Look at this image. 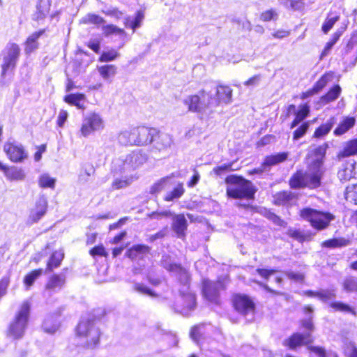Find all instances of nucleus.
Instances as JSON below:
<instances>
[{
	"label": "nucleus",
	"mask_w": 357,
	"mask_h": 357,
	"mask_svg": "<svg viewBox=\"0 0 357 357\" xmlns=\"http://www.w3.org/2000/svg\"><path fill=\"white\" fill-rule=\"evenodd\" d=\"M233 304L236 311L243 315L253 314L255 312V303L253 301L246 295L237 294L234 296Z\"/></svg>",
	"instance_id": "2eb2a0df"
},
{
	"label": "nucleus",
	"mask_w": 357,
	"mask_h": 357,
	"mask_svg": "<svg viewBox=\"0 0 357 357\" xmlns=\"http://www.w3.org/2000/svg\"><path fill=\"white\" fill-rule=\"evenodd\" d=\"M355 162L353 161L347 162L342 165L338 171L337 176L341 182H347L351 178H354L356 175Z\"/></svg>",
	"instance_id": "4be33fe9"
},
{
	"label": "nucleus",
	"mask_w": 357,
	"mask_h": 357,
	"mask_svg": "<svg viewBox=\"0 0 357 357\" xmlns=\"http://www.w3.org/2000/svg\"><path fill=\"white\" fill-rule=\"evenodd\" d=\"M48 206L47 199L41 195L36 199L35 205L30 209L26 224L31 225L38 222L46 214Z\"/></svg>",
	"instance_id": "ddd939ff"
},
{
	"label": "nucleus",
	"mask_w": 357,
	"mask_h": 357,
	"mask_svg": "<svg viewBox=\"0 0 357 357\" xmlns=\"http://www.w3.org/2000/svg\"><path fill=\"white\" fill-rule=\"evenodd\" d=\"M45 33V30L42 29L31 34L24 43V52L26 54H29L38 47V39Z\"/></svg>",
	"instance_id": "b1692460"
},
{
	"label": "nucleus",
	"mask_w": 357,
	"mask_h": 357,
	"mask_svg": "<svg viewBox=\"0 0 357 357\" xmlns=\"http://www.w3.org/2000/svg\"><path fill=\"white\" fill-rule=\"evenodd\" d=\"M278 17L277 11L274 9H269L264 11L260 15V20L263 22L276 20Z\"/></svg>",
	"instance_id": "5fc2aeb1"
},
{
	"label": "nucleus",
	"mask_w": 357,
	"mask_h": 357,
	"mask_svg": "<svg viewBox=\"0 0 357 357\" xmlns=\"http://www.w3.org/2000/svg\"><path fill=\"white\" fill-rule=\"evenodd\" d=\"M338 20V16H335L326 19V20L322 25V31H324V33H327L333 28V25Z\"/></svg>",
	"instance_id": "bf43d9fd"
},
{
	"label": "nucleus",
	"mask_w": 357,
	"mask_h": 357,
	"mask_svg": "<svg viewBox=\"0 0 357 357\" xmlns=\"http://www.w3.org/2000/svg\"><path fill=\"white\" fill-rule=\"evenodd\" d=\"M287 157L288 153L286 152L279 153L275 155L267 156L263 162V166L266 167L278 165L286 160Z\"/></svg>",
	"instance_id": "72a5a7b5"
},
{
	"label": "nucleus",
	"mask_w": 357,
	"mask_h": 357,
	"mask_svg": "<svg viewBox=\"0 0 357 357\" xmlns=\"http://www.w3.org/2000/svg\"><path fill=\"white\" fill-rule=\"evenodd\" d=\"M309 350L317 357H338L337 353L333 351L326 352L323 347L310 346Z\"/></svg>",
	"instance_id": "49530a36"
},
{
	"label": "nucleus",
	"mask_w": 357,
	"mask_h": 357,
	"mask_svg": "<svg viewBox=\"0 0 357 357\" xmlns=\"http://www.w3.org/2000/svg\"><path fill=\"white\" fill-rule=\"evenodd\" d=\"M313 340L310 333L305 334L294 333L289 338L284 341V344L291 349H294L297 347L308 344L312 342Z\"/></svg>",
	"instance_id": "a211bd4d"
},
{
	"label": "nucleus",
	"mask_w": 357,
	"mask_h": 357,
	"mask_svg": "<svg viewBox=\"0 0 357 357\" xmlns=\"http://www.w3.org/2000/svg\"><path fill=\"white\" fill-rule=\"evenodd\" d=\"M349 240L344 238H339L326 240L322 243V245L329 248H335L347 246L349 245Z\"/></svg>",
	"instance_id": "c9c22d12"
},
{
	"label": "nucleus",
	"mask_w": 357,
	"mask_h": 357,
	"mask_svg": "<svg viewBox=\"0 0 357 357\" xmlns=\"http://www.w3.org/2000/svg\"><path fill=\"white\" fill-rule=\"evenodd\" d=\"M278 2L280 5L283 6L287 8H290L292 10L298 9V1L294 0H278Z\"/></svg>",
	"instance_id": "0e129e2a"
},
{
	"label": "nucleus",
	"mask_w": 357,
	"mask_h": 357,
	"mask_svg": "<svg viewBox=\"0 0 357 357\" xmlns=\"http://www.w3.org/2000/svg\"><path fill=\"white\" fill-rule=\"evenodd\" d=\"M147 160V155L142 151H135L128 154L123 160H117L116 164L121 167L123 172H128L138 168Z\"/></svg>",
	"instance_id": "9b49d317"
},
{
	"label": "nucleus",
	"mask_w": 357,
	"mask_h": 357,
	"mask_svg": "<svg viewBox=\"0 0 357 357\" xmlns=\"http://www.w3.org/2000/svg\"><path fill=\"white\" fill-rule=\"evenodd\" d=\"M202 326H194L190 331V337L195 341L198 342L201 335Z\"/></svg>",
	"instance_id": "774afa93"
},
{
	"label": "nucleus",
	"mask_w": 357,
	"mask_h": 357,
	"mask_svg": "<svg viewBox=\"0 0 357 357\" xmlns=\"http://www.w3.org/2000/svg\"><path fill=\"white\" fill-rule=\"evenodd\" d=\"M105 123L101 115L95 112H91L84 115L80 128L81 135L86 137L95 132L103 130Z\"/></svg>",
	"instance_id": "1a4fd4ad"
},
{
	"label": "nucleus",
	"mask_w": 357,
	"mask_h": 357,
	"mask_svg": "<svg viewBox=\"0 0 357 357\" xmlns=\"http://www.w3.org/2000/svg\"><path fill=\"white\" fill-rule=\"evenodd\" d=\"M356 119L354 117L346 116L338 124L337 127L334 130L333 134L335 136H341L346 133L349 130L355 125Z\"/></svg>",
	"instance_id": "bb28decb"
},
{
	"label": "nucleus",
	"mask_w": 357,
	"mask_h": 357,
	"mask_svg": "<svg viewBox=\"0 0 357 357\" xmlns=\"http://www.w3.org/2000/svg\"><path fill=\"white\" fill-rule=\"evenodd\" d=\"M137 146H144L151 144L153 142V139L158 130L155 128H147V127H137Z\"/></svg>",
	"instance_id": "6ab92c4d"
},
{
	"label": "nucleus",
	"mask_w": 357,
	"mask_h": 357,
	"mask_svg": "<svg viewBox=\"0 0 357 357\" xmlns=\"http://www.w3.org/2000/svg\"><path fill=\"white\" fill-rule=\"evenodd\" d=\"M51 6V0H38L37 11L35 14L36 19L39 20L48 15Z\"/></svg>",
	"instance_id": "473e14b6"
},
{
	"label": "nucleus",
	"mask_w": 357,
	"mask_h": 357,
	"mask_svg": "<svg viewBox=\"0 0 357 357\" xmlns=\"http://www.w3.org/2000/svg\"><path fill=\"white\" fill-rule=\"evenodd\" d=\"M341 88L340 86L336 85L333 87L326 95L321 98V102L327 104L331 101L336 100L340 96Z\"/></svg>",
	"instance_id": "4c0bfd02"
},
{
	"label": "nucleus",
	"mask_w": 357,
	"mask_h": 357,
	"mask_svg": "<svg viewBox=\"0 0 357 357\" xmlns=\"http://www.w3.org/2000/svg\"><path fill=\"white\" fill-rule=\"evenodd\" d=\"M161 264L166 270L178 278L181 286L179 289V296L175 303V310L184 316L190 315L196 307V299L195 294L190 290L188 272L180 264L174 263L168 255L162 256Z\"/></svg>",
	"instance_id": "f257e3e1"
},
{
	"label": "nucleus",
	"mask_w": 357,
	"mask_h": 357,
	"mask_svg": "<svg viewBox=\"0 0 357 357\" xmlns=\"http://www.w3.org/2000/svg\"><path fill=\"white\" fill-rule=\"evenodd\" d=\"M20 46L13 43H8L3 51V63L1 64V76L15 69L20 55Z\"/></svg>",
	"instance_id": "9d476101"
},
{
	"label": "nucleus",
	"mask_w": 357,
	"mask_h": 357,
	"mask_svg": "<svg viewBox=\"0 0 357 357\" xmlns=\"http://www.w3.org/2000/svg\"><path fill=\"white\" fill-rule=\"evenodd\" d=\"M133 289L143 295L150 296L151 297L155 296L154 291L142 283L135 282L133 284Z\"/></svg>",
	"instance_id": "3c124183"
},
{
	"label": "nucleus",
	"mask_w": 357,
	"mask_h": 357,
	"mask_svg": "<svg viewBox=\"0 0 357 357\" xmlns=\"http://www.w3.org/2000/svg\"><path fill=\"white\" fill-rule=\"evenodd\" d=\"M0 171L9 181H22L26 178L24 170L17 166H8L0 161Z\"/></svg>",
	"instance_id": "dca6fc26"
},
{
	"label": "nucleus",
	"mask_w": 357,
	"mask_h": 357,
	"mask_svg": "<svg viewBox=\"0 0 357 357\" xmlns=\"http://www.w3.org/2000/svg\"><path fill=\"white\" fill-rule=\"evenodd\" d=\"M310 112V107L307 104H303L299 106V109L296 113L298 119L303 120L305 119Z\"/></svg>",
	"instance_id": "052dcab7"
},
{
	"label": "nucleus",
	"mask_w": 357,
	"mask_h": 357,
	"mask_svg": "<svg viewBox=\"0 0 357 357\" xmlns=\"http://www.w3.org/2000/svg\"><path fill=\"white\" fill-rule=\"evenodd\" d=\"M137 128L125 130L119 133L118 140L123 145H137Z\"/></svg>",
	"instance_id": "412c9836"
},
{
	"label": "nucleus",
	"mask_w": 357,
	"mask_h": 357,
	"mask_svg": "<svg viewBox=\"0 0 357 357\" xmlns=\"http://www.w3.org/2000/svg\"><path fill=\"white\" fill-rule=\"evenodd\" d=\"M43 269L39 268L31 271L27 274L24 278V282L27 287L31 286L36 280L41 275Z\"/></svg>",
	"instance_id": "8fccbe9b"
},
{
	"label": "nucleus",
	"mask_w": 357,
	"mask_h": 357,
	"mask_svg": "<svg viewBox=\"0 0 357 357\" xmlns=\"http://www.w3.org/2000/svg\"><path fill=\"white\" fill-rule=\"evenodd\" d=\"M149 252V248L144 245H133L130 248L126 255L131 259H137V258L142 257V255Z\"/></svg>",
	"instance_id": "2f4dec72"
},
{
	"label": "nucleus",
	"mask_w": 357,
	"mask_h": 357,
	"mask_svg": "<svg viewBox=\"0 0 357 357\" xmlns=\"http://www.w3.org/2000/svg\"><path fill=\"white\" fill-rule=\"evenodd\" d=\"M336 123V119L334 116L331 117L326 123L321 125L317 128L314 133V137H321L327 135L333 126Z\"/></svg>",
	"instance_id": "f704fd0d"
},
{
	"label": "nucleus",
	"mask_w": 357,
	"mask_h": 357,
	"mask_svg": "<svg viewBox=\"0 0 357 357\" xmlns=\"http://www.w3.org/2000/svg\"><path fill=\"white\" fill-rule=\"evenodd\" d=\"M331 307L337 311H341L347 313H351L354 315H356V312L353 308H351L349 305L344 304L341 302H334L331 304Z\"/></svg>",
	"instance_id": "864d4df0"
},
{
	"label": "nucleus",
	"mask_w": 357,
	"mask_h": 357,
	"mask_svg": "<svg viewBox=\"0 0 357 357\" xmlns=\"http://www.w3.org/2000/svg\"><path fill=\"white\" fill-rule=\"evenodd\" d=\"M266 216L276 225L284 226V222L279 216L271 211H268Z\"/></svg>",
	"instance_id": "e2e57ef3"
},
{
	"label": "nucleus",
	"mask_w": 357,
	"mask_h": 357,
	"mask_svg": "<svg viewBox=\"0 0 357 357\" xmlns=\"http://www.w3.org/2000/svg\"><path fill=\"white\" fill-rule=\"evenodd\" d=\"M234 164V162H231L227 164L217 166L213 169L212 172L217 176H222L228 172L237 170L238 168L233 167Z\"/></svg>",
	"instance_id": "de8ad7c7"
},
{
	"label": "nucleus",
	"mask_w": 357,
	"mask_h": 357,
	"mask_svg": "<svg viewBox=\"0 0 357 357\" xmlns=\"http://www.w3.org/2000/svg\"><path fill=\"white\" fill-rule=\"evenodd\" d=\"M342 348L346 357H357V348L354 342L345 339L343 341Z\"/></svg>",
	"instance_id": "ea45409f"
},
{
	"label": "nucleus",
	"mask_w": 357,
	"mask_h": 357,
	"mask_svg": "<svg viewBox=\"0 0 357 357\" xmlns=\"http://www.w3.org/2000/svg\"><path fill=\"white\" fill-rule=\"evenodd\" d=\"M30 307L29 301H26L22 303L15 319L9 326L8 333L9 337L19 339L23 336L29 320Z\"/></svg>",
	"instance_id": "39448f33"
},
{
	"label": "nucleus",
	"mask_w": 357,
	"mask_h": 357,
	"mask_svg": "<svg viewBox=\"0 0 357 357\" xmlns=\"http://www.w3.org/2000/svg\"><path fill=\"white\" fill-rule=\"evenodd\" d=\"M76 331L79 337L85 340L87 347H94L98 344L100 332L93 320L82 318Z\"/></svg>",
	"instance_id": "0eeeda50"
},
{
	"label": "nucleus",
	"mask_w": 357,
	"mask_h": 357,
	"mask_svg": "<svg viewBox=\"0 0 357 357\" xmlns=\"http://www.w3.org/2000/svg\"><path fill=\"white\" fill-rule=\"evenodd\" d=\"M342 35L341 31H336L333 33L332 38L330 41H328L325 47L324 50L322 52L321 56L327 55L328 53L330 52L331 49L333 47V46L336 43V42L340 38V36Z\"/></svg>",
	"instance_id": "6e6d98bb"
},
{
	"label": "nucleus",
	"mask_w": 357,
	"mask_h": 357,
	"mask_svg": "<svg viewBox=\"0 0 357 357\" xmlns=\"http://www.w3.org/2000/svg\"><path fill=\"white\" fill-rule=\"evenodd\" d=\"M210 94L202 90L197 94L187 96L183 103L188 106V110L202 114H210L217 107V101L210 99Z\"/></svg>",
	"instance_id": "20e7f679"
},
{
	"label": "nucleus",
	"mask_w": 357,
	"mask_h": 357,
	"mask_svg": "<svg viewBox=\"0 0 357 357\" xmlns=\"http://www.w3.org/2000/svg\"><path fill=\"white\" fill-rule=\"evenodd\" d=\"M326 145L315 147L312 152L313 155L310 158L309 165L306 172L298 171L293 175L289 181L291 188L307 187L316 188L321 184V179L324 172L323 159L326 154Z\"/></svg>",
	"instance_id": "f03ea898"
},
{
	"label": "nucleus",
	"mask_w": 357,
	"mask_h": 357,
	"mask_svg": "<svg viewBox=\"0 0 357 357\" xmlns=\"http://www.w3.org/2000/svg\"><path fill=\"white\" fill-rule=\"evenodd\" d=\"M56 180L52 178L48 174H43L38 178V185L43 188H50L54 189Z\"/></svg>",
	"instance_id": "a19ab883"
},
{
	"label": "nucleus",
	"mask_w": 357,
	"mask_h": 357,
	"mask_svg": "<svg viewBox=\"0 0 357 357\" xmlns=\"http://www.w3.org/2000/svg\"><path fill=\"white\" fill-rule=\"evenodd\" d=\"M300 215L304 220L310 222L311 226L321 231L327 228L330 222L334 220V215L328 212H324L306 207L301 210Z\"/></svg>",
	"instance_id": "423d86ee"
},
{
	"label": "nucleus",
	"mask_w": 357,
	"mask_h": 357,
	"mask_svg": "<svg viewBox=\"0 0 357 357\" xmlns=\"http://www.w3.org/2000/svg\"><path fill=\"white\" fill-rule=\"evenodd\" d=\"M154 146L159 151H165L173 145V137L165 132L158 131V133L153 139Z\"/></svg>",
	"instance_id": "aec40b11"
},
{
	"label": "nucleus",
	"mask_w": 357,
	"mask_h": 357,
	"mask_svg": "<svg viewBox=\"0 0 357 357\" xmlns=\"http://www.w3.org/2000/svg\"><path fill=\"white\" fill-rule=\"evenodd\" d=\"M102 12L107 15L113 17L116 19H120L123 16V13L115 8H109L102 10Z\"/></svg>",
	"instance_id": "680f3d73"
},
{
	"label": "nucleus",
	"mask_w": 357,
	"mask_h": 357,
	"mask_svg": "<svg viewBox=\"0 0 357 357\" xmlns=\"http://www.w3.org/2000/svg\"><path fill=\"white\" fill-rule=\"evenodd\" d=\"M66 282L64 274L53 275L51 276L46 284V289L52 291L60 290Z\"/></svg>",
	"instance_id": "a878e982"
},
{
	"label": "nucleus",
	"mask_w": 357,
	"mask_h": 357,
	"mask_svg": "<svg viewBox=\"0 0 357 357\" xmlns=\"http://www.w3.org/2000/svg\"><path fill=\"white\" fill-rule=\"evenodd\" d=\"M3 151L13 162L22 163L29 158V153L24 146L16 141L6 142L3 145Z\"/></svg>",
	"instance_id": "f8f14e48"
},
{
	"label": "nucleus",
	"mask_w": 357,
	"mask_h": 357,
	"mask_svg": "<svg viewBox=\"0 0 357 357\" xmlns=\"http://www.w3.org/2000/svg\"><path fill=\"white\" fill-rule=\"evenodd\" d=\"M85 100L86 96L84 93H70L63 98L66 103L75 106L77 109L82 110L85 109V106L82 103Z\"/></svg>",
	"instance_id": "cd10ccee"
},
{
	"label": "nucleus",
	"mask_w": 357,
	"mask_h": 357,
	"mask_svg": "<svg viewBox=\"0 0 357 357\" xmlns=\"http://www.w3.org/2000/svg\"><path fill=\"white\" fill-rule=\"evenodd\" d=\"M98 71L102 78L109 82L116 74V67L114 65H104L97 67Z\"/></svg>",
	"instance_id": "c756f323"
},
{
	"label": "nucleus",
	"mask_w": 357,
	"mask_h": 357,
	"mask_svg": "<svg viewBox=\"0 0 357 357\" xmlns=\"http://www.w3.org/2000/svg\"><path fill=\"white\" fill-rule=\"evenodd\" d=\"M185 190L182 183H178L172 191L167 192L164 199L167 202L173 201L179 199L184 193Z\"/></svg>",
	"instance_id": "58836bf2"
},
{
	"label": "nucleus",
	"mask_w": 357,
	"mask_h": 357,
	"mask_svg": "<svg viewBox=\"0 0 357 357\" xmlns=\"http://www.w3.org/2000/svg\"><path fill=\"white\" fill-rule=\"evenodd\" d=\"M224 289V284L220 281L212 282L208 280L203 281V295L211 303L216 305L220 303L219 292Z\"/></svg>",
	"instance_id": "4468645a"
},
{
	"label": "nucleus",
	"mask_w": 357,
	"mask_h": 357,
	"mask_svg": "<svg viewBox=\"0 0 357 357\" xmlns=\"http://www.w3.org/2000/svg\"><path fill=\"white\" fill-rule=\"evenodd\" d=\"M83 21L85 23H90L94 24H100L105 22V20L102 17L96 14L91 13L86 15L83 19Z\"/></svg>",
	"instance_id": "4d7b16f0"
},
{
	"label": "nucleus",
	"mask_w": 357,
	"mask_h": 357,
	"mask_svg": "<svg viewBox=\"0 0 357 357\" xmlns=\"http://www.w3.org/2000/svg\"><path fill=\"white\" fill-rule=\"evenodd\" d=\"M303 294L308 297H317L322 302H327L335 296V291L333 289H319L318 291L307 290Z\"/></svg>",
	"instance_id": "5701e85b"
},
{
	"label": "nucleus",
	"mask_w": 357,
	"mask_h": 357,
	"mask_svg": "<svg viewBox=\"0 0 357 357\" xmlns=\"http://www.w3.org/2000/svg\"><path fill=\"white\" fill-rule=\"evenodd\" d=\"M102 31L105 36H109L111 34L118 35L123 38L126 36V33L123 29H120L114 24L102 26Z\"/></svg>",
	"instance_id": "e433bc0d"
},
{
	"label": "nucleus",
	"mask_w": 357,
	"mask_h": 357,
	"mask_svg": "<svg viewBox=\"0 0 357 357\" xmlns=\"http://www.w3.org/2000/svg\"><path fill=\"white\" fill-rule=\"evenodd\" d=\"M90 254L92 256H103L107 257V252L105 251L102 245L96 246L90 250Z\"/></svg>",
	"instance_id": "69168bd1"
},
{
	"label": "nucleus",
	"mask_w": 357,
	"mask_h": 357,
	"mask_svg": "<svg viewBox=\"0 0 357 357\" xmlns=\"http://www.w3.org/2000/svg\"><path fill=\"white\" fill-rule=\"evenodd\" d=\"M152 219L160 220L163 218L172 216V229L177 238L183 239L186 235L188 222L183 214H173L171 211H154L149 215Z\"/></svg>",
	"instance_id": "6e6552de"
},
{
	"label": "nucleus",
	"mask_w": 357,
	"mask_h": 357,
	"mask_svg": "<svg viewBox=\"0 0 357 357\" xmlns=\"http://www.w3.org/2000/svg\"><path fill=\"white\" fill-rule=\"evenodd\" d=\"M171 177L167 176L161 178L158 182L153 184L151 188V193H157L162 190L167 185Z\"/></svg>",
	"instance_id": "603ef678"
},
{
	"label": "nucleus",
	"mask_w": 357,
	"mask_h": 357,
	"mask_svg": "<svg viewBox=\"0 0 357 357\" xmlns=\"http://www.w3.org/2000/svg\"><path fill=\"white\" fill-rule=\"evenodd\" d=\"M119 56V53L114 49L104 51L99 58L101 62H109L115 60Z\"/></svg>",
	"instance_id": "09e8293b"
},
{
	"label": "nucleus",
	"mask_w": 357,
	"mask_h": 357,
	"mask_svg": "<svg viewBox=\"0 0 357 357\" xmlns=\"http://www.w3.org/2000/svg\"><path fill=\"white\" fill-rule=\"evenodd\" d=\"M285 275L288 278L296 282H302L304 280V275L302 273H294L293 271H286Z\"/></svg>",
	"instance_id": "338daca9"
},
{
	"label": "nucleus",
	"mask_w": 357,
	"mask_h": 357,
	"mask_svg": "<svg viewBox=\"0 0 357 357\" xmlns=\"http://www.w3.org/2000/svg\"><path fill=\"white\" fill-rule=\"evenodd\" d=\"M42 327L45 333L53 334L58 330L59 321L56 317L48 315L45 319Z\"/></svg>",
	"instance_id": "c85d7f7f"
},
{
	"label": "nucleus",
	"mask_w": 357,
	"mask_h": 357,
	"mask_svg": "<svg viewBox=\"0 0 357 357\" xmlns=\"http://www.w3.org/2000/svg\"><path fill=\"white\" fill-rule=\"evenodd\" d=\"M144 15L142 10H139L135 13V16H127L124 18L123 24L126 27L132 29V32L141 26L144 20Z\"/></svg>",
	"instance_id": "393cba45"
},
{
	"label": "nucleus",
	"mask_w": 357,
	"mask_h": 357,
	"mask_svg": "<svg viewBox=\"0 0 357 357\" xmlns=\"http://www.w3.org/2000/svg\"><path fill=\"white\" fill-rule=\"evenodd\" d=\"M344 196L347 201L357 204V183L347 186Z\"/></svg>",
	"instance_id": "c03bdc74"
},
{
	"label": "nucleus",
	"mask_w": 357,
	"mask_h": 357,
	"mask_svg": "<svg viewBox=\"0 0 357 357\" xmlns=\"http://www.w3.org/2000/svg\"><path fill=\"white\" fill-rule=\"evenodd\" d=\"M309 128L307 122L303 123L299 128L294 132L293 139L297 140L302 137L307 132Z\"/></svg>",
	"instance_id": "13d9d810"
},
{
	"label": "nucleus",
	"mask_w": 357,
	"mask_h": 357,
	"mask_svg": "<svg viewBox=\"0 0 357 357\" xmlns=\"http://www.w3.org/2000/svg\"><path fill=\"white\" fill-rule=\"evenodd\" d=\"M357 154V139L349 141L341 153L342 157H349Z\"/></svg>",
	"instance_id": "37998d69"
},
{
	"label": "nucleus",
	"mask_w": 357,
	"mask_h": 357,
	"mask_svg": "<svg viewBox=\"0 0 357 357\" xmlns=\"http://www.w3.org/2000/svg\"><path fill=\"white\" fill-rule=\"evenodd\" d=\"M343 289L347 292L357 293V278H347L343 282Z\"/></svg>",
	"instance_id": "a18cd8bd"
},
{
	"label": "nucleus",
	"mask_w": 357,
	"mask_h": 357,
	"mask_svg": "<svg viewBox=\"0 0 357 357\" xmlns=\"http://www.w3.org/2000/svg\"><path fill=\"white\" fill-rule=\"evenodd\" d=\"M225 183L229 186L227 188V195L234 199H253L257 188L252 183L242 176L229 175L225 178Z\"/></svg>",
	"instance_id": "7ed1b4c3"
},
{
	"label": "nucleus",
	"mask_w": 357,
	"mask_h": 357,
	"mask_svg": "<svg viewBox=\"0 0 357 357\" xmlns=\"http://www.w3.org/2000/svg\"><path fill=\"white\" fill-rule=\"evenodd\" d=\"M210 94V99L217 101V106L219 105L220 103H229L231 102V96H232V90L229 86H218L215 89L214 91L208 92Z\"/></svg>",
	"instance_id": "f3484780"
},
{
	"label": "nucleus",
	"mask_w": 357,
	"mask_h": 357,
	"mask_svg": "<svg viewBox=\"0 0 357 357\" xmlns=\"http://www.w3.org/2000/svg\"><path fill=\"white\" fill-rule=\"evenodd\" d=\"M132 182V178L122 177L116 178L112 183V188L113 190H119L130 185Z\"/></svg>",
	"instance_id": "79ce46f5"
},
{
	"label": "nucleus",
	"mask_w": 357,
	"mask_h": 357,
	"mask_svg": "<svg viewBox=\"0 0 357 357\" xmlns=\"http://www.w3.org/2000/svg\"><path fill=\"white\" fill-rule=\"evenodd\" d=\"M63 257L64 252L62 250L54 252L47 262L46 271H52L54 268L59 267Z\"/></svg>",
	"instance_id": "7c9ffc66"
}]
</instances>
